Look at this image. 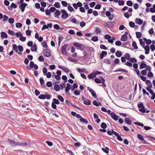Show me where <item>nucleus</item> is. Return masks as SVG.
<instances>
[{"mask_svg": "<svg viewBox=\"0 0 155 155\" xmlns=\"http://www.w3.org/2000/svg\"><path fill=\"white\" fill-rule=\"evenodd\" d=\"M8 141L10 145L12 147L18 146V141H17V142H15L14 140L10 139L9 138L8 139Z\"/></svg>", "mask_w": 155, "mask_h": 155, "instance_id": "1", "label": "nucleus"}, {"mask_svg": "<svg viewBox=\"0 0 155 155\" xmlns=\"http://www.w3.org/2000/svg\"><path fill=\"white\" fill-rule=\"evenodd\" d=\"M73 45L74 46L80 49L82 51L85 48V47L84 46L78 43L74 42L73 43Z\"/></svg>", "mask_w": 155, "mask_h": 155, "instance_id": "2", "label": "nucleus"}, {"mask_svg": "<svg viewBox=\"0 0 155 155\" xmlns=\"http://www.w3.org/2000/svg\"><path fill=\"white\" fill-rule=\"evenodd\" d=\"M44 55L46 57H48L51 55V51L49 49H45L44 50Z\"/></svg>", "mask_w": 155, "mask_h": 155, "instance_id": "3", "label": "nucleus"}, {"mask_svg": "<svg viewBox=\"0 0 155 155\" xmlns=\"http://www.w3.org/2000/svg\"><path fill=\"white\" fill-rule=\"evenodd\" d=\"M68 46L67 44H65L61 48V51L62 53L65 55L66 56L67 55V53L66 51V49Z\"/></svg>", "mask_w": 155, "mask_h": 155, "instance_id": "4", "label": "nucleus"}, {"mask_svg": "<svg viewBox=\"0 0 155 155\" xmlns=\"http://www.w3.org/2000/svg\"><path fill=\"white\" fill-rule=\"evenodd\" d=\"M27 5L28 4L25 3H22V4H21L19 5V8L21 9L22 12H24L25 10V8Z\"/></svg>", "mask_w": 155, "mask_h": 155, "instance_id": "5", "label": "nucleus"}, {"mask_svg": "<svg viewBox=\"0 0 155 155\" xmlns=\"http://www.w3.org/2000/svg\"><path fill=\"white\" fill-rule=\"evenodd\" d=\"M87 89L91 93L93 97L94 98H96L97 97V96L96 95V93L93 90L91 89L89 87H87Z\"/></svg>", "mask_w": 155, "mask_h": 155, "instance_id": "6", "label": "nucleus"}, {"mask_svg": "<svg viewBox=\"0 0 155 155\" xmlns=\"http://www.w3.org/2000/svg\"><path fill=\"white\" fill-rule=\"evenodd\" d=\"M110 116L115 121L117 120L118 119V116L113 112H112L110 113Z\"/></svg>", "mask_w": 155, "mask_h": 155, "instance_id": "7", "label": "nucleus"}, {"mask_svg": "<svg viewBox=\"0 0 155 155\" xmlns=\"http://www.w3.org/2000/svg\"><path fill=\"white\" fill-rule=\"evenodd\" d=\"M135 23L139 25H142L143 23V21L140 18H136L135 21Z\"/></svg>", "mask_w": 155, "mask_h": 155, "instance_id": "8", "label": "nucleus"}, {"mask_svg": "<svg viewBox=\"0 0 155 155\" xmlns=\"http://www.w3.org/2000/svg\"><path fill=\"white\" fill-rule=\"evenodd\" d=\"M18 146H21L22 147H26L28 143L25 141H23L21 143L18 142Z\"/></svg>", "mask_w": 155, "mask_h": 155, "instance_id": "9", "label": "nucleus"}, {"mask_svg": "<svg viewBox=\"0 0 155 155\" xmlns=\"http://www.w3.org/2000/svg\"><path fill=\"white\" fill-rule=\"evenodd\" d=\"M37 49L36 44L35 43H34V45L31 48V50L32 51L36 52L37 51Z\"/></svg>", "mask_w": 155, "mask_h": 155, "instance_id": "10", "label": "nucleus"}, {"mask_svg": "<svg viewBox=\"0 0 155 155\" xmlns=\"http://www.w3.org/2000/svg\"><path fill=\"white\" fill-rule=\"evenodd\" d=\"M125 121L127 124L131 125L132 124V120L128 117H126L125 119Z\"/></svg>", "mask_w": 155, "mask_h": 155, "instance_id": "11", "label": "nucleus"}, {"mask_svg": "<svg viewBox=\"0 0 155 155\" xmlns=\"http://www.w3.org/2000/svg\"><path fill=\"white\" fill-rule=\"evenodd\" d=\"M143 48L145 50V54H149L150 51L149 46L148 45H147Z\"/></svg>", "mask_w": 155, "mask_h": 155, "instance_id": "12", "label": "nucleus"}, {"mask_svg": "<svg viewBox=\"0 0 155 155\" xmlns=\"http://www.w3.org/2000/svg\"><path fill=\"white\" fill-rule=\"evenodd\" d=\"M61 14V12L58 10H57L54 13V16L55 17L59 18V17Z\"/></svg>", "mask_w": 155, "mask_h": 155, "instance_id": "13", "label": "nucleus"}, {"mask_svg": "<svg viewBox=\"0 0 155 155\" xmlns=\"http://www.w3.org/2000/svg\"><path fill=\"white\" fill-rule=\"evenodd\" d=\"M107 54V52L106 51H103L100 54V57L101 59H102L104 57V56H106Z\"/></svg>", "mask_w": 155, "mask_h": 155, "instance_id": "14", "label": "nucleus"}, {"mask_svg": "<svg viewBox=\"0 0 155 155\" xmlns=\"http://www.w3.org/2000/svg\"><path fill=\"white\" fill-rule=\"evenodd\" d=\"M35 64H34V63L33 61H31L29 64V67H27V68L29 70H31V68H33Z\"/></svg>", "mask_w": 155, "mask_h": 155, "instance_id": "15", "label": "nucleus"}, {"mask_svg": "<svg viewBox=\"0 0 155 155\" xmlns=\"http://www.w3.org/2000/svg\"><path fill=\"white\" fill-rule=\"evenodd\" d=\"M1 37L2 38H7L8 37V35L5 32L2 31L1 32Z\"/></svg>", "mask_w": 155, "mask_h": 155, "instance_id": "16", "label": "nucleus"}, {"mask_svg": "<svg viewBox=\"0 0 155 155\" xmlns=\"http://www.w3.org/2000/svg\"><path fill=\"white\" fill-rule=\"evenodd\" d=\"M146 83L148 86L150 87H152V85L151 81L149 80H147L146 81Z\"/></svg>", "mask_w": 155, "mask_h": 155, "instance_id": "17", "label": "nucleus"}, {"mask_svg": "<svg viewBox=\"0 0 155 155\" xmlns=\"http://www.w3.org/2000/svg\"><path fill=\"white\" fill-rule=\"evenodd\" d=\"M144 61H142L141 64L140 66V69H143L144 68H145L147 67V65L146 64L144 63H143V62H144Z\"/></svg>", "mask_w": 155, "mask_h": 155, "instance_id": "18", "label": "nucleus"}, {"mask_svg": "<svg viewBox=\"0 0 155 155\" xmlns=\"http://www.w3.org/2000/svg\"><path fill=\"white\" fill-rule=\"evenodd\" d=\"M147 109L143 106L141 108L139 109V110L142 113H145Z\"/></svg>", "mask_w": 155, "mask_h": 155, "instance_id": "19", "label": "nucleus"}, {"mask_svg": "<svg viewBox=\"0 0 155 155\" xmlns=\"http://www.w3.org/2000/svg\"><path fill=\"white\" fill-rule=\"evenodd\" d=\"M77 70L79 72L87 73V70L85 68H82L81 70L79 68H77Z\"/></svg>", "mask_w": 155, "mask_h": 155, "instance_id": "20", "label": "nucleus"}, {"mask_svg": "<svg viewBox=\"0 0 155 155\" xmlns=\"http://www.w3.org/2000/svg\"><path fill=\"white\" fill-rule=\"evenodd\" d=\"M61 12L63 14L61 15V17H63V16L64 15H66V16H68V14L65 10L64 9H62L61 10Z\"/></svg>", "mask_w": 155, "mask_h": 155, "instance_id": "21", "label": "nucleus"}, {"mask_svg": "<svg viewBox=\"0 0 155 155\" xmlns=\"http://www.w3.org/2000/svg\"><path fill=\"white\" fill-rule=\"evenodd\" d=\"M100 79L102 81H101V83L102 85L103 86H104V87H106V85L105 84V80L104 79V78L102 77H100Z\"/></svg>", "mask_w": 155, "mask_h": 155, "instance_id": "22", "label": "nucleus"}, {"mask_svg": "<svg viewBox=\"0 0 155 155\" xmlns=\"http://www.w3.org/2000/svg\"><path fill=\"white\" fill-rule=\"evenodd\" d=\"M42 46L45 48H48V45L46 41H44L43 42L41 43Z\"/></svg>", "mask_w": 155, "mask_h": 155, "instance_id": "23", "label": "nucleus"}, {"mask_svg": "<svg viewBox=\"0 0 155 155\" xmlns=\"http://www.w3.org/2000/svg\"><path fill=\"white\" fill-rule=\"evenodd\" d=\"M116 55L118 57H120L122 55L121 52L120 51H117L115 53Z\"/></svg>", "mask_w": 155, "mask_h": 155, "instance_id": "24", "label": "nucleus"}, {"mask_svg": "<svg viewBox=\"0 0 155 155\" xmlns=\"http://www.w3.org/2000/svg\"><path fill=\"white\" fill-rule=\"evenodd\" d=\"M52 73L53 75H52V77H54L57 80H59L61 79V78L60 76H59L58 75H55V73L54 72H53Z\"/></svg>", "mask_w": 155, "mask_h": 155, "instance_id": "25", "label": "nucleus"}, {"mask_svg": "<svg viewBox=\"0 0 155 155\" xmlns=\"http://www.w3.org/2000/svg\"><path fill=\"white\" fill-rule=\"evenodd\" d=\"M84 104L86 105H89L91 104V101L89 99H87L86 100L84 101Z\"/></svg>", "mask_w": 155, "mask_h": 155, "instance_id": "26", "label": "nucleus"}, {"mask_svg": "<svg viewBox=\"0 0 155 155\" xmlns=\"http://www.w3.org/2000/svg\"><path fill=\"white\" fill-rule=\"evenodd\" d=\"M127 36H126L125 35H122V37L120 39V40L122 41H127Z\"/></svg>", "mask_w": 155, "mask_h": 155, "instance_id": "27", "label": "nucleus"}, {"mask_svg": "<svg viewBox=\"0 0 155 155\" xmlns=\"http://www.w3.org/2000/svg\"><path fill=\"white\" fill-rule=\"evenodd\" d=\"M139 41L141 45L143 48H144V47H145V43L143 41L142 39V38L139 39Z\"/></svg>", "mask_w": 155, "mask_h": 155, "instance_id": "28", "label": "nucleus"}, {"mask_svg": "<svg viewBox=\"0 0 155 155\" xmlns=\"http://www.w3.org/2000/svg\"><path fill=\"white\" fill-rule=\"evenodd\" d=\"M54 89L56 91H58L60 90V88L58 84L54 85Z\"/></svg>", "mask_w": 155, "mask_h": 155, "instance_id": "29", "label": "nucleus"}, {"mask_svg": "<svg viewBox=\"0 0 155 155\" xmlns=\"http://www.w3.org/2000/svg\"><path fill=\"white\" fill-rule=\"evenodd\" d=\"M115 136L117 137V139L119 141H122L123 139H122L120 135L119 134L117 133Z\"/></svg>", "mask_w": 155, "mask_h": 155, "instance_id": "30", "label": "nucleus"}, {"mask_svg": "<svg viewBox=\"0 0 155 155\" xmlns=\"http://www.w3.org/2000/svg\"><path fill=\"white\" fill-rule=\"evenodd\" d=\"M12 48L13 50L16 52L18 51L17 46L15 44H14L12 45Z\"/></svg>", "mask_w": 155, "mask_h": 155, "instance_id": "31", "label": "nucleus"}, {"mask_svg": "<svg viewBox=\"0 0 155 155\" xmlns=\"http://www.w3.org/2000/svg\"><path fill=\"white\" fill-rule=\"evenodd\" d=\"M107 126L106 124L104 122L102 123L101 125V127L104 129L106 128L107 127Z\"/></svg>", "mask_w": 155, "mask_h": 155, "instance_id": "32", "label": "nucleus"}, {"mask_svg": "<svg viewBox=\"0 0 155 155\" xmlns=\"http://www.w3.org/2000/svg\"><path fill=\"white\" fill-rule=\"evenodd\" d=\"M136 37L138 38H139L141 37L142 34L140 32H136Z\"/></svg>", "mask_w": 155, "mask_h": 155, "instance_id": "33", "label": "nucleus"}, {"mask_svg": "<svg viewBox=\"0 0 155 155\" xmlns=\"http://www.w3.org/2000/svg\"><path fill=\"white\" fill-rule=\"evenodd\" d=\"M40 82L42 86V87H45V85L44 84H43L44 83V81L43 79L42 78H40L39 79Z\"/></svg>", "mask_w": 155, "mask_h": 155, "instance_id": "34", "label": "nucleus"}, {"mask_svg": "<svg viewBox=\"0 0 155 155\" xmlns=\"http://www.w3.org/2000/svg\"><path fill=\"white\" fill-rule=\"evenodd\" d=\"M68 59L73 62H77L78 60L77 59H74L72 58L71 57H69L68 58Z\"/></svg>", "mask_w": 155, "mask_h": 155, "instance_id": "35", "label": "nucleus"}, {"mask_svg": "<svg viewBox=\"0 0 155 155\" xmlns=\"http://www.w3.org/2000/svg\"><path fill=\"white\" fill-rule=\"evenodd\" d=\"M132 45L135 48V49H137L138 48V47L137 45V44L136 41H134L133 42Z\"/></svg>", "mask_w": 155, "mask_h": 155, "instance_id": "36", "label": "nucleus"}, {"mask_svg": "<svg viewBox=\"0 0 155 155\" xmlns=\"http://www.w3.org/2000/svg\"><path fill=\"white\" fill-rule=\"evenodd\" d=\"M137 137L138 139L140 140L141 141H142V140H143L144 138L142 135L138 134L137 135Z\"/></svg>", "mask_w": 155, "mask_h": 155, "instance_id": "37", "label": "nucleus"}, {"mask_svg": "<svg viewBox=\"0 0 155 155\" xmlns=\"http://www.w3.org/2000/svg\"><path fill=\"white\" fill-rule=\"evenodd\" d=\"M102 150L104 152L106 153H109L108 151L109 149V148L107 147H106L105 149L104 148H102Z\"/></svg>", "mask_w": 155, "mask_h": 155, "instance_id": "38", "label": "nucleus"}, {"mask_svg": "<svg viewBox=\"0 0 155 155\" xmlns=\"http://www.w3.org/2000/svg\"><path fill=\"white\" fill-rule=\"evenodd\" d=\"M95 32L97 34H100L101 32V29L97 27L96 28L95 30Z\"/></svg>", "mask_w": 155, "mask_h": 155, "instance_id": "39", "label": "nucleus"}, {"mask_svg": "<svg viewBox=\"0 0 155 155\" xmlns=\"http://www.w3.org/2000/svg\"><path fill=\"white\" fill-rule=\"evenodd\" d=\"M117 71H123V72H125L126 73H127V72H128V71L126 70L122 69L121 68H119V69H118L117 70L114 71V72H117Z\"/></svg>", "mask_w": 155, "mask_h": 155, "instance_id": "40", "label": "nucleus"}, {"mask_svg": "<svg viewBox=\"0 0 155 155\" xmlns=\"http://www.w3.org/2000/svg\"><path fill=\"white\" fill-rule=\"evenodd\" d=\"M38 97L40 99H45L46 98V96L45 95L41 94L38 96Z\"/></svg>", "mask_w": 155, "mask_h": 155, "instance_id": "41", "label": "nucleus"}, {"mask_svg": "<svg viewBox=\"0 0 155 155\" xmlns=\"http://www.w3.org/2000/svg\"><path fill=\"white\" fill-rule=\"evenodd\" d=\"M53 102L54 103L56 104H60V102L59 101L58 99L56 98H54L53 99Z\"/></svg>", "mask_w": 155, "mask_h": 155, "instance_id": "42", "label": "nucleus"}, {"mask_svg": "<svg viewBox=\"0 0 155 155\" xmlns=\"http://www.w3.org/2000/svg\"><path fill=\"white\" fill-rule=\"evenodd\" d=\"M127 5L129 6H131L133 5V3L131 1H128L127 2Z\"/></svg>", "mask_w": 155, "mask_h": 155, "instance_id": "43", "label": "nucleus"}, {"mask_svg": "<svg viewBox=\"0 0 155 155\" xmlns=\"http://www.w3.org/2000/svg\"><path fill=\"white\" fill-rule=\"evenodd\" d=\"M124 56L126 58V59L127 60H129L130 59V55L128 53H127L125 54L124 55Z\"/></svg>", "mask_w": 155, "mask_h": 155, "instance_id": "44", "label": "nucleus"}, {"mask_svg": "<svg viewBox=\"0 0 155 155\" xmlns=\"http://www.w3.org/2000/svg\"><path fill=\"white\" fill-rule=\"evenodd\" d=\"M129 61L131 62L132 63H133L134 62L135 63L137 62V59L134 58H130Z\"/></svg>", "mask_w": 155, "mask_h": 155, "instance_id": "45", "label": "nucleus"}, {"mask_svg": "<svg viewBox=\"0 0 155 155\" xmlns=\"http://www.w3.org/2000/svg\"><path fill=\"white\" fill-rule=\"evenodd\" d=\"M42 71L44 75H46V74L47 72V68L45 67H44L42 69Z\"/></svg>", "mask_w": 155, "mask_h": 155, "instance_id": "46", "label": "nucleus"}, {"mask_svg": "<svg viewBox=\"0 0 155 155\" xmlns=\"http://www.w3.org/2000/svg\"><path fill=\"white\" fill-rule=\"evenodd\" d=\"M135 24L133 21H130L129 23V25L131 28H134V27Z\"/></svg>", "mask_w": 155, "mask_h": 155, "instance_id": "47", "label": "nucleus"}, {"mask_svg": "<svg viewBox=\"0 0 155 155\" xmlns=\"http://www.w3.org/2000/svg\"><path fill=\"white\" fill-rule=\"evenodd\" d=\"M58 98L61 101L63 102L64 101V99L63 97L61 95H58Z\"/></svg>", "mask_w": 155, "mask_h": 155, "instance_id": "48", "label": "nucleus"}, {"mask_svg": "<svg viewBox=\"0 0 155 155\" xmlns=\"http://www.w3.org/2000/svg\"><path fill=\"white\" fill-rule=\"evenodd\" d=\"M54 6L57 8H59L60 7V4L58 2H56L54 4Z\"/></svg>", "mask_w": 155, "mask_h": 155, "instance_id": "49", "label": "nucleus"}, {"mask_svg": "<svg viewBox=\"0 0 155 155\" xmlns=\"http://www.w3.org/2000/svg\"><path fill=\"white\" fill-rule=\"evenodd\" d=\"M94 81L95 83L98 84L101 83V81L98 78H95L94 79Z\"/></svg>", "mask_w": 155, "mask_h": 155, "instance_id": "50", "label": "nucleus"}, {"mask_svg": "<svg viewBox=\"0 0 155 155\" xmlns=\"http://www.w3.org/2000/svg\"><path fill=\"white\" fill-rule=\"evenodd\" d=\"M134 123L135 125H138V126H140L141 127H143L144 126L143 124L142 123H141L139 122H134Z\"/></svg>", "mask_w": 155, "mask_h": 155, "instance_id": "51", "label": "nucleus"}, {"mask_svg": "<svg viewBox=\"0 0 155 155\" xmlns=\"http://www.w3.org/2000/svg\"><path fill=\"white\" fill-rule=\"evenodd\" d=\"M91 40L93 41H97L98 40V38L97 36H93Z\"/></svg>", "mask_w": 155, "mask_h": 155, "instance_id": "52", "label": "nucleus"}, {"mask_svg": "<svg viewBox=\"0 0 155 155\" xmlns=\"http://www.w3.org/2000/svg\"><path fill=\"white\" fill-rule=\"evenodd\" d=\"M118 4L119 5L121 6L123 5L124 4V2L123 0H120L118 2Z\"/></svg>", "mask_w": 155, "mask_h": 155, "instance_id": "53", "label": "nucleus"}, {"mask_svg": "<svg viewBox=\"0 0 155 155\" xmlns=\"http://www.w3.org/2000/svg\"><path fill=\"white\" fill-rule=\"evenodd\" d=\"M18 50L21 52H22L23 50V47L20 45H19L18 46Z\"/></svg>", "mask_w": 155, "mask_h": 155, "instance_id": "54", "label": "nucleus"}, {"mask_svg": "<svg viewBox=\"0 0 155 155\" xmlns=\"http://www.w3.org/2000/svg\"><path fill=\"white\" fill-rule=\"evenodd\" d=\"M8 33L13 36L15 35V33L14 31L11 30L10 29H9L8 30Z\"/></svg>", "mask_w": 155, "mask_h": 155, "instance_id": "55", "label": "nucleus"}, {"mask_svg": "<svg viewBox=\"0 0 155 155\" xmlns=\"http://www.w3.org/2000/svg\"><path fill=\"white\" fill-rule=\"evenodd\" d=\"M68 10L71 12H73L74 10L73 8L71 6H68Z\"/></svg>", "mask_w": 155, "mask_h": 155, "instance_id": "56", "label": "nucleus"}, {"mask_svg": "<svg viewBox=\"0 0 155 155\" xmlns=\"http://www.w3.org/2000/svg\"><path fill=\"white\" fill-rule=\"evenodd\" d=\"M16 27L17 28H20L22 26V25L21 23H17L16 24Z\"/></svg>", "mask_w": 155, "mask_h": 155, "instance_id": "57", "label": "nucleus"}, {"mask_svg": "<svg viewBox=\"0 0 155 155\" xmlns=\"http://www.w3.org/2000/svg\"><path fill=\"white\" fill-rule=\"evenodd\" d=\"M54 28L55 29H56L57 30H59L60 28L59 25L58 24H55L54 25Z\"/></svg>", "mask_w": 155, "mask_h": 155, "instance_id": "58", "label": "nucleus"}, {"mask_svg": "<svg viewBox=\"0 0 155 155\" xmlns=\"http://www.w3.org/2000/svg\"><path fill=\"white\" fill-rule=\"evenodd\" d=\"M71 21L74 23H75V24H79V22L78 21L77 22V20L75 18H73Z\"/></svg>", "mask_w": 155, "mask_h": 155, "instance_id": "59", "label": "nucleus"}, {"mask_svg": "<svg viewBox=\"0 0 155 155\" xmlns=\"http://www.w3.org/2000/svg\"><path fill=\"white\" fill-rule=\"evenodd\" d=\"M125 64L130 67H132V64L130 62L128 61L125 63Z\"/></svg>", "mask_w": 155, "mask_h": 155, "instance_id": "60", "label": "nucleus"}, {"mask_svg": "<svg viewBox=\"0 0 155 155\" xmlns=\"http://www.w3.org/2000/svg\"><path fill=\"white\" fill-rule=\"evenodd\" d=\"M8 21L9 23L10 24H12L14 21V20L13 18H9Z\"/></svg>", "mask_w": 155, "mask_h": 155, "instance_id": "61", "label": "nucleus"}, {"mask_svg": "<svg viewBox=\"0 0 155 155\" xmlns=\"http://www.w3.org/2000/svg\"><path fill=\"white\" fill-rule=\"evenodd\" d=\"M61 3L62 5L64 7H67L68 5V3L65 1H62L61 2Z\"/></svg>", "mask_w": 155, "mask_h": 155, "instance_id": "62", "label": "nucleus"}, {"mask_svg": "<svg viewBox=\"0 0 155 155\" xmlns=\"http://www.w3.org/2000/svg\"><path fill=\"white\" fill-rule=\"evenodd\" d=\"M33 42L32 41H29L27 44V45L29 47H32L33 45Z\"/></svg>", "mask_w": 155, "mask_h": 155, "instance_id": "63", "label": "nucleus"}, {"mask_svg": "<svg viewBox=\"0 0 155 155\" xmlns=\"http://www.w3.org/2000/svg\"><path fill=\"white\" fill-rule=\"evenodd\" d=\"M115 45L119 46H120L122 44L121 42L120 41H117L115 43Z\"/></svg>", "mask_w": 155, "mask_h": 155, "instance_id": "64", "label": "nucleus"}]
</instances>
